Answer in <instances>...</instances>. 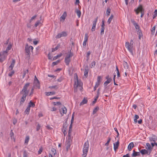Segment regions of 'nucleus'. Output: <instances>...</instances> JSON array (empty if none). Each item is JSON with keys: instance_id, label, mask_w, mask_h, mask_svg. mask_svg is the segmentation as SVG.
Wrapping results in <instances>:
<instances>
[{"instance_id": "nucleus-1", "label": "nucleus", "mask_w": 157, "mask_h": 157, "mask_svg": "<svg viewBox=\"0 0 157 157\" xmlns=\"http://www.w3.org/2000/svg\"><path fill=\"white\" fill-rule=\"evenodd\" d=\"M89 148V143L88 141H86L84 144L83 148L82 157H86Z\"/></svg>"}, {"instance_id": "nucleus-2", "label": "nucleus", "mask_w": 157, "mask_h": 157, "mask_svg": "<svg viewBox=\"0 0 157 157\" xmlns=\"http://www.w3.org/2000/svg\"><path fill=\"white\" fill-rule=\"evenodd\" d=\"M30 83H27L24 86L21 91L20 92V94H24L28 95L29 92V90L28 89Z\"/></svg>"}, {"instance_id": "nucleus-3", "label": "nucleus", "mask_w": 157, "mask_h": 157, "mask_svg": "<svg viewBox=\"0 0 157 157\" xmlns=\"http://www.w3.org/2000/svg\"><path fill=\"white\" fill-rule=\"evenodd\" d=\"M8 52L6 51H3L0 53V61L2 62L8 55Z\"/></svg>"}, {"instance_id": "nucleus-4", "label": "nucleus", "mask_w": 157, "mask_h": 157, "mask_svg": "<svg viewBox=\"0 0 157 157\" xmlns=\"http://www.w3.org/2000/svg\"><path fill=\"white\" fill-rule=\"evenodd\" d=\"M126 48L132 54H133V45L130 44L128 42H126L125 45Z\"/></svg>"}, {"instance_id": "nucleus-5", "label": "nucleus", "mask_w": 157, "mask_h": 157, "mask_svg": "<svg viewBox=\"0 0 157 157\" xmlns=\"http://www.w3.org/2000/svg\"><path fill=\"white\" fill-rule=\"evenodd\" d=\"M67 32L65 31H63L59 33H58L56 36V39H59L62 37H65L67 36Z\"/></svg>"}, {"instance_id": "nucleus-6", "label": "nucleus", "mask_w": 157, "mask_h": 157, "mask_svg": "<svg viewBox=\"0 0 157 157\" xmlns=\"http://www.w3.org/2000/svg\"><path fill=\"white\" fill-rule=\"evenodd\" d=\"M25 51L26 53L27 56L26 58L29 59L30 57V49L29 48V46L28 44H26L25 47Z\"/></svg>"}, {"instance_id": "nucleus-7", "label": "nucleus", "mask_w": 157, "mask_h": 157, "mask_svg": "<svg viewBox=\"0 0 157 157\" xmlns=\"http://www.w3.org/2000/svg\"><path fill=\"white\" fill-rule=\"evenodd\" d=\"M98 18V17H97L93 22V25L91 29V31H94L95 30L96 23L97 22Z\"/></svg>"}, {"instance_id": "nucleus-8", "label": "nucleus", "mask_w": 157, "mask_h": 157, "mask_svg": "<svg viewBox=\"0 0 157 157\" xmlns=\"http://www.w3.org/2000/svg\"><path fill=\"white\" fill-rule=\"evenodd\" d=\"M20 94L22 95L20 101V104H22L24 103L26 99V97L28 95L24 94Z\"/></svg>"}, {"instance_id": "nucleus-9", "label": "nucleus", "mask_w": 157, "mask_h": 157, "mask_svg": "<svg viewBox=\"0 0 157 157\" xmlns=\"http://www.w3.org/2000/svg\"><path fill=\"white\" fill-rule=\"evenodd\" d=\"M67 14L66 12H64L63 14L60 17V21L62 22H64L67 16Z\"/></svg>"}, {"instance_id": "nucleus-10", "label": "nucleus", "mask_w": 157, "mask_h": 157, "mask_svg": "<svg viewBox=\"0 0 157 157\" xmlns=\"http://www.w3.org/2000/svg\"><path fill=\"white\" fill-rule=\"evenodd\" d=\"M89 71L88 67L87 66L85 67L84 72V76L87 77L88 76V73Z\"/></svg>"}, {"instance_id": "nucleus-11", "label": "nucleus", "mask_w": 157, "mask_h": 157, "mask_svg": "<svg viewBox=\"0 0 157 157\" xmlns=\"http://www.w3.org/2000/svg\"><path fill=\"white\" fill-rule=\"evenodd\" d=\"M140 152L143 155L147 154L148 155H149L150 154V151L149 152L145 149H142L140 151Z\"/></svg>"}, {"instance_id": "nucleus-12", "label": "nucleus", "mask_w": 157, "mask_h": 157, "mask_svg": "<svg viewBox=\"0 0 157 157\" xmlns=\"http://www.w3.org/2000/svg\"><path fill=\"white\" fill-rule=\"evenodd\" d=\"M33 86L34 87H36L38 89L40 88V84L39 81H34Z\"/></svg>"}, {"instance_id": "nucleus-13", "label": "nucleus", "mask_w": 157, "mask_h": 157, "mask_svg": "<svg viewBox=\"0 0 157 157\" xmlns=\"http://www.w3.org/2000/svg\"><path fill=\"white\" fill-rule=\"evenodd\" d=\"M119 145V142L118 140L116 143H113V148L115 151L118 149Z\"/></svg>"}, {"instance_id": "nucleus-14", "label": "nucleus", "mask_w": 157, "mask_h": 157, "mask_svg": "<svg viewBox=\"0 0 157 157\" xmlns=\"http://www.w3.org/2000/svg\"><path fill=\"white\" fill-rule=\"evenodd\" d=\"M15 62V60H13L9 67V69L10 71H11L13 70V68L14 66Z\"/></svg>"}, {"instance_id": "nucleus-15", "label": "nucleus", "mask_w": 157, "mask_h": 157, "mask_svg": "<svg viewBox=\"0 0 157 157\" xmlns=\"http://www.w3.org/2000/svg\"><path fill=\"white\" fill-rule=\"evenodd\" d=\"M71 143V142H68L66 141L65 146L66 148L67 151H68L69 149H70Z\"/></svg>"}, {"instance_id": "nucleus-16", "label": "nucleus", "mask_w": 157, "mask_h": 157, "mask_svg": "<svg viewBox=\"0 0 157 157\" xmlns=\"http://www.w3.org/2000/svg\"><path fill=\"white\" fill-rule=\"evenodd\" d=\"M133 153L132 155V156L135 157L137 156L140 155V152H136L135 150L133 151Z\"/></svg>"}, {"instance_id": "nucleus-17", "label": "nucleus", "mask_w": 157, "mask_h": 157, "mask_svg": "<svg viewBox=\"0 0 157 157\" xmlns=\"http://www.w3.org/2000/svg\"><path fill=\"white\" fill-rule=\"evenodd\" d=\"M71 134H70V132L68 133V138L67 141L69 142H71L73 139V137L71 136Z\"/></svg>"}, {"instance_id": "nucleus-18", "label": "nucleus", "mask_w": 157, "mask_h": 157, "mask_svg": "<svg viewBox=\"0 0 157 157\" xmlns=\"http://www.w3.org/2000/svg\"><path fill=\"white\" fill-rule=\"evenodd\" d=\"M81 83L78 81V79H77V82H75L74 84V87L77 88L78 86L81 87Z\"/></svg>"}, {"instance_id": "nucleus-19", "label": "nucleus", "mask_w": 157, "mask_h": 157, "mask_svg": "<svg viewBox=\"0 0 157 157\" xmlns=\"http://www.w3.org/2000/svg\"><path fill=\"white\" fill-rule=\"evenodd\" d=\"M73 54L72 52H71V51L69 52H68V54L66 55L65 57L67 58L70 59V58L72 57L73 56Z\"/></svg>"}, {"instance_id": "nucleus-20", "label": "nucleus", "mask_w": 157, "mask_h": 157, "mask_svg": "<svg viewBox=\"0 0 157 157\" xmlns=\"http://www.w3.org/2000/svg\"><path fill=\"white\" fill-rule=\"evenodd\" d=\"M132 22L133 23V25L136 29H139V26L138 24L135 22V21H132Z\"/></svg>"}, {"instance_id": "nucleus-21", "label": "nucleus", "mask_w": 157, "mask_h": 157, "mask_svg": "<svg viewBox=\"0 0 157 157\" xmlns=\"http://www.w3.org/2000/svg\"><path fill=\"white\" fill-rule=\"evenodd\" d=\"M134 147V144L133 142L130 143L128 145V150L130 151L132 150V148Z\"/></svg>"}, {"instance_id": "nucleus-22", "label": "nucleus", "mask_w": 157, "mask_h": 157, "mask_svg": "<svg viewBox=\"0 0 157 157\" xmlns=\"http://www.w3.org/2000/svg\"><path fill=\"white\" fill-rule=\"evenodd\" d=\"M113 15L112 14H111L110 17L108 18L107 23L108 25L110 24L112 20H113Z\"/></svg>"}, {"instance_id": "nucleus-23", "label": "nucleus", "mask_w": 157, "mask_h": 157, "mask_svg": "<svg viewBox=\"0 0 157 157\" xmlns=\"http://www.w3.org/2000/svg\"><path fill=\"white\" fill-rule=\"evenodd\" d=\"M64 61L66 65L67 66H68L71 61V59L67 58L65 57Z\"/></svg>"}, {"instance_id": "nucleus-24", "label": "nucleus", "mask_w": 157, "mask_h": 157, "mask_svg": "<svg viewBox=\"0 0 157 157\" xmlns=\"http://www.w3.org/2000/svg\"><path fill=\"white\" fill-rule=\"evenodd\" d=\"M149 140L150 141H153L154 142H155L157 140L156 137L154 135L153 136L149 138Z\"/></svg>"}, {"instance_id": "nucleus-25", "label": "nucleus", "mask_w": 157, "mask_h": 157, "mask_svg": "<svg viewBox=\"0 0 157 157\" xmlns=\"http://www.w3.org/2000/svg\"><path fill=\"white\" fill-rule=\"evenodd\" d=\"M146 146L147 147H146V148L150 151L151 152V151L152 150V148L151 147L150 144L148 143H147L146 144Z\"/></svg>"}, {"instance_id": "nucleus-26", "label": "nucleus", "mask_w": 157, "mask_h": 157, "mask_svg": "<svg viewBox=\"0 0 157 157\" xmlns=\"http://www.w3.org/2000/svg\"><path fill=\"white\" fill-rule=\"evenodd\" d=\"M137 8H139L138 10L140 13H142V12H144V10L143 8V6L142 5H140Z\"/></svg>"}, {"instance_id": "nucleus-27", "label": "nucleus", "mask_w": 157, "mask_h": 157, "mask_svg": "<svg viewBox=\"0 0 157 157\" xmlns=\"http://www.w3.org/2000/svg\"><path fill=\"white\" fill-rule=\"evenodd\" d=\"M35 104L32 101H30L29 103V105L28 106L30 108V107H34L35 106Z\"/></svg>"}, {"instance_id": "nucleus-28", "label": "nucleus", "mask_w": 157, "mask_h": 157, "mask_svg": "<svg viewBox=\"0 0 157 157\" xmlns=\"http://www.w3.org/2000/svg\"><path fill=\"white\" fill-rule=\"evenodd\" d=\"M60 44H58L54 48H52V52H54L57 50L60 47Z\"/></svg>"}, {"instance_id": "nucleus-29", "label": "nucleus", "mask_w": 157, "mask_h": 157, "mask_svg": "<svg viewBox=\"0 0 157 157\" xmlns=\"http://www.w3.org/2000/svg\"><path fill=\"white\" fill-rule=\"evenodd\" d=\"M12 47V45L11 43H10L8 45L7 48H6V49L5 51H6L7 52H8V51L11 49V48Z\"/></svg>"}, {"instance_id": "nucleus-30", "label": "nucleus", "mask_w": 157, "mask_h": 157, "mask_svg": "<svg viewBox=\"0 0 157 157\" xmlns=\"http://www.w3.org/2000/svg\"><path fill=\"white\" fill-rule=\"evenodd\" d=\"M56 93L55 92H46V94L47 96H48L51 95L55 94Z\"/></svg>"}, {"instance_id": "nucleus-31", "label": "nucleus", "mask_w": 157, "mask_h": 157, "mask_svg": "<svg viewBox=\"0 0 157 157\" xmlns=\"http://www.w3.org/2000/svg\"><path fill=\"white\" fill-rule=\"evenodd\" d=\"M112 80V79H107L106 81H105L104 82V85L105 86H107L109 83Z\"/></svg>"}, {"instance_id": "nucleus-32", "label": "nucleus", "mask_w": 157, "mask_h": 157, "mask_svg": "<svg viewBox=\"0 0 157 157\" xmlns=\"http://www.w3.org/2000/svg\"><path fill=\"white\" fill-rule=\"evenodd\" d=\"M101 76H98L97 78V81L96 82V83H98V84H100V83L101 82Z\"/></svg>"}, {"instance_id": "nucleus-33", "label": "nucleus", "mask_w": 157, "mask_h": 157, "mask_svg": "<svg viewBox=\"0 0 157 157\" xmlns=\"http://www.w3.org/2000/svg\"><path fill=\"white\" fill-rule=\"evenodd\" d=\"M155 30V26H153L151 30V34L152 35H154Z\"/></svg>"}, {"instance_id": "nucleus-34", "label": "nucleus", "mask_w": 157, "mask_h": 157, "mask_svg": "<svg viewBox=\"0 0 157 157\" xmlns=\"http://www.w3.org/2000/svg\"><path fill=\"white\" fill-rule=\"evenodd\" d=\"M76 12L78 18H80L81 15V12L78 9H77Z\"/></svg>"}, {"instance_id": "nucleus-35", "label": "nucleus", "mask_w": 157, "mask_h": 157, "mask_svg": "<svg viewBox=\"0 0 157 157\" xmlns=\"http://www.w3.org/2000/svg\"><path fill=\"white\" fill-rule=\"evenodd\" d=\"M99 107L97 106L93 110V114H95L99 110Z\"/></svg>"}, {"instance_id": "nucleus-36", "label": "nucleus", "mask_w": 157, "mask_h": 157, "mask_svg": "<svg viewBox=\"0 0 157 157\" xmlns=\"http://www.w3.org/2000/svg\"><path fill=\"white\" fill-rule=\"evenodd\" d=\"M60 62V60H57L56 62H53L52 63V67H53L55 65H57Z\"/></svg>"}, {"instance_id": "nucleus-37", "label": "nucleus", "mask_w": 157, "mask_h": 157, "mask_svg": "<svg viewBox=\"0 0 157 157\" xmlns=\"http://www.w3.org/2000/svg\"><path fill=\"white\" fill-rule=\"evenodd\" d=\"M62 54L61 53L59 55H57V56H55L53 59V60H56V59H57L58 58H59V57H61L62 56Z\"/></svg>"}, {"instance_id": "nucleus-38", "label": "nucleus", "mask_w": 157, "mask_h": 157, "mask_svg": "<svg viewBox=\"0 0 157 157\" xmlns=\"http://www.w3.org/2000/svg\"><path fill=\"white\" fill-rule=\"evenodd\" d=\"M87 102V101L86 99L84 98L82 101L80 103V105H84V104H85Z\"/></svg>"}, {"instance_id": "nucleus-39", "label": "nucleus", "mask_w": 157, "mask_h": 157, "mask_svg": "<svg viewBox=\"0 0 157 157\" xmlns=\"http://www.w3.org/2000/svg\"><path fill=\"white\" fill-rule=\"evenodd\" d=\"M30 108L28 106L25 111V113L26 114H28L30 112Z\"/></svg>"}, {"instance_id": "nucleus-40", "label": "nucleus", "mask_w": 157, "mask_h": 157, "mask_svg": "<svg viewBox=\"0 0 157 157\" xmlns=\"http://www.w3.org/2000/svg\"><path fill=\"white\" fill-rule=\"evenodd\" d=\"M61 109L63 111V113L66 114L67 113V110L65 106H63V107H62V108Z\"/></svg>"}, {"instance_id": "nucleus-41", "label": "nucleus", "mask_w": 157, "mask_h": 157, "mask_svg": "<svg viewBox=\"0 0 157 157\" xmlns=\"http://www.w3.org/2000/svg\"><path fill=\"white\" fill-rule=\"evenodd\" d=\"M111 12V9L109 8H108L107 9L106 11V14H107L108 16H109L110 15Z\"/></svg>"}, {"instance_id": "nucleus-42", "label": "nucleus", "mask_w": 157, "mask_h": 157, "mask_svg": "<svg viewBox=\"0 0 157 157\" xmlns=\"http://www.w3.org/2000/svg\"><path fill=\"white\" fill-rule=\"evenodd\" d=\"M29 136H26L25 140V143L28 144V142L29 141Z\"/></svg>"}, {"instance_id": "nucleus-43", "label": "nucleus", "mask_w": 157, "mask_h": 157, "mask_svg": "<svg viewBox=\"0 0 157 157\" xmlns=\"http://www.w3.org/2000/svg\"><path fill=\"white\" fill-rule=\"evenodd\" d=\"M88 37H89V36L88 35V34L87 33H86L85 34L84 41H85L87 42V41L88 40Z\"/></svg>"}, {"instance_id": "nucleus-44", "label": "nucleus", "mask_w": 157, "mask_h": 157, "mask_svg": "<svg viewBox=\"0 0 157 157\" xmlns=\"http://www.w3.org/2000/svg\"><path fill=\"white\" fill-rule=\"evenodd\" d=\"M51 151L52 152V154L55 155L56 153V150L54 148H52L51 149Z\"/></svg>"}, {"instance_id": "nucleus-45", "label": "nucleus", "mask_w": 157, "mask_h": 157, "mask_svg": "<svg viewBox=\"0 0 157 157\" xmlns=\"http://www.w3.org/2000/svg\"><path fill=\"white\" fill-rule=\"evenodd\" d=\"M72 124L73 123H71V124L69 126V129L68 131V133L70 132V134H71Z\"/></svg>"}, {"instance_id": "nucleus-46", "label": "nucleus", "mask_w": 157, "mask_h": 157, "mask_svg": "<svg viewBox=\"0 0 157 157\" xmlns=\"http://www.w3.org/2000/svg\"><path fill=\"white\" fill-rule=\"evenodd\" d=\"M108 140L107 142L105 144V145L106 146H108L109 144V143L111 140V138L110 137H108Z\"/></svg>"}, {"instance_id": "nucleus-47", "label": "nucleus", "mask_w": 157, "mask_h": 157, "mask_svg": "<svg viewBox=\"0 0 157 157\" xmlns=\"http://www.w3.org/2000/svg\"><path fill=\"white\" fill-rule=\"evenodd\" d=\"M40 23V21H37L34 25V27L35 28Z\"/></svg>"}, {"instance_id": "nucleus-48", "label": "nucleus", "mask_w": 157, "mask_h": 157, "mask_svg": "<svg viewBox=\"0 0 157 157\" xmlns=\"http://www.w3.org/2000/svg\"><path fill=\"white\" fill-rule=\"evenodd\" d=\"M53 104L55 105H61V103L60 102H54Z\"/></svg>"}, {"instance_id": "nucleus-49", "label": "nucleus", "mask_w": 157, "mask_h": 157, "mask_svg": "<svg viewBox=\"0 0 157 157\" xmlns=\"http://www.w3.org/2000/svg\"><path fill=\"white\" fill-rule=\"evenodd\" d=\"M99 84L96 82L94 88V91H95L96 90V88L99 86Z\"/></svg>"}, {"instance_id": "nucleus-50", "label": "nucleus", "mask_w": 157, "mask_h": 157, "mask_svg": "<svg viewBox=\"0 0 157 157\" xmlns=\"http://www.w3.org/2000/svg\"><path fill=\"white\" fill-rule=\"evenodd\" d=\"M96 62L95 61H93L91 63V68H92L93 67H94L96 65Z\"/></svg>"}, {"instance_id": "nucleus-51", "label": "nucleus", "mask_w": 157, "mask_h": 157, "mask_svg": "<svg viewBox=\"0 0 157 157\" xmlns=\"http://www.w3.org/2000/svg\"><path fill=\"white\" fill-rule=\"evenodd\" d=\"M98 98V95H97L96 97L95 98L94 100L92 101V103L93 104H94L96 103Z\"/></svg>"}, {"instance_id": "nucleus-52", "label": "nucleus", "mask_w": 157, "mask_h": 157, "mask_svg": "<svg viewBox=\"0 0 157 157\" xmlns=\"http://www.w3.org/2000/svg\"><path fill=\"white\" fill-rule=\"evenodd\" d=\"M74 113H73V114L72 115L71 119V123H73L74 121Z\"/></svg>"}, {"instance_id": "nucleus-53", "label": "nucleus", "mask_w": 157, "mask_h": 157, "mask_svg": "<svg viewBox=\"0 0 157 157\" xmlns=\"http://www.w3.org/2000/svg\"><path fill=\"white\" fill-rule=\"evenodd\" d=\"M49 88L50 89H57L58 88L57 87V86L56 85H55L53 86H50L49 87Z\"/></svg>"}, {"instance_id": "nucleus-54", "label": "nucleus", "mask_w": 157, "mask_h": 157, "mask_svg": "<svg viewBox=\"0 0 157 157\" xmlns=\"http://www.w3.org/2000/svg\"><path fill=\"white\" fill-rule=\"evenodd\" d=\"M90 54V51L88 52L86 54V57L87 58V59H88L89 58V56Z\"/></svg>"}, {"instance_id": "nucleus-55", "label": "nucleus", "mask_w": 157, "mask_h": 157, "mask_svg": "<svg viewBox=\"0 0 157 157\" xmlns=\"http://www.w3.org/2000/svg\"><path fill=\"white\" fill-rule=\"evenodd\" d=\"M43 149L42 147H41L40 148L39 150L38 151V154H41V152H42Z\"/></svg>"}, {"instance_id": "nucleus-56", "label": "nucleus", "mask_w": 157, "mask_h": 157, "mask_svg": "<svg viewBox=\"0 0 157 157\" xmlns=\"http://www.w3.org/2000/svg\"><path fill=\"white\" fill-rule=\"evenodd\" d=\"M105 29V28H101V34L102 35L104 33V30Z\"/></svg>"}, {"instance_id": "nucleus-57", "label": "nucleus", "mask_w": 157, "mask_h": 157, "mask_svg": "<svg viewBox=\"0 0 157 157\" xmlns=\"http://www.w3.org/2000/svg\"><path fill=\"white\" fill-rule=\"evenodd\" d=\"M154 13H154V17H153V19L157 15V10H155V11L154 12Z\"/></svg>"}, {"instance_id": "nucleus-58", "label": "nucleus", "mask_w": 157, "mask_h": 157, "mask_svg": "<svg viewBox=\"0 0 157 157\" xmlns=\"http://www.w3.org/2000/svg\"><path fill=\"white\" fill-rule=\"evenodd\" d=\"M105 26V21L102 20V25H101V28H104Z\"/></svg>"}, {"instance_id": "nucleus-59", "label": "nucleus", "mask_w": 157, "mask_h": 157, "mask_svg": "<svg viewBox=\"0 0 157 157\" xmlns=\"http://www.w3.org/2000/svg\"><path fill=\"white\" fill-rule=\"evenodd\" d=\"M63 79V78L62 77H60L59 79L57 80V81L60 82Z\"/></svg>"}, {"instance_id": "nucleus-60", "label": "nucleus", "mask_w": 157, "mask_h": 157, "mask_svg": "<svg viewBox=\"0 0 157 157\" xmlns=\"http://www.w3.org/2000/svg\"><path fill=\"white\" fill-rule=\"evenodd\" d=\"M138 9L139 8H137L136 9H134V10L137 14H138L139 13V11L138 10Z\"/></svg>"}, {"instance_id": "nucleus-61", "label": "nucleus", "mask_w": 157, "mask_h": 157, "mask_svg": "<svg viewBox=\"0 0 157 157\" xmlns=\"http://www.w3.org/2000/svg\"><path fill=\"white\" fill-rule=\"evenodd\" d=\"M40 128V126L39 124H38L36 127V131H38L39 130Z\"/></svg>"}, {"instance_id": "nucleus-62", "label": "nucleus", "mask_w": 157, "mask_h": 157, "mask_svg": "<svg viewBox=\"0 0 157 157\" xmlns=\"http://www.w3.org/2000/svg\"><path fill=\"white\" fill-rule=\"evenodd\" d=\"M10 136L11 138L13 137L14 133L12 132V130H11V132L10 133Z\"/></svg>"}, {"instance_id": "nucleus-63", "label": "nucleus", "mask_w": 157, "mask_h": 157, "mask_svg": "<svg viewBox=\"0 0 157 157\" xmlns=\"http://www.w3.org/2000/svg\"><path fill=\"white\" fill-rule=\"evenodd\" d=\"M14 74V71H11L9 74V76L11 77Z\"/></svg>"}, {"instance_id": "nucleus-64", "label": "nucleus", "mask_w": 157, "mask_h": 157, "mask_svg": "<svg viewBox=\"0 0 157 157\" xmlns=\"http://www.w3.org/2000/svg\"><path fill=\"white\" fill-rule=\"evenodd\" d=\"M28 72L29 71L28 69H27L24 72V75H23V77H24L27 73H28Z\"/></svg>"}]
</instances>
